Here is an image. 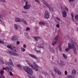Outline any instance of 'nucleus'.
Wrapping results in <instances>:
<instances>
[{"mask_svg": "<svg viewBox=\"0 0 78 78\" xmlns=\"http://www.w3.org/2000/svg\"><path fill=\"white\" fill-rule=\"evenodd\" d=\"M0 77L1 78H5V76L3 75H2L0 76Z\"/></svg>", "mask_w": 78, "mask_h": 78, "instance_id": "36", "label": "nucleus"}, {"mask_svg": "<svg viewBox=\"0 0 78 78\" xmlns=\"http://www.w3.org/2000/svg\"><path fill=\"white\" fill-rule=\"evenodd\" d=\"M60 63L62 66H64V65H65V64H64V62L62 61V60H60Z\"/></svg>", "mask_w": 78, "mask_h": 78, "instance_id": "26", "label": "nucleus"}, {"mask_svg": "<svg viewBox=\"0 0 78 78\" xmlns=\"http://www.w3.org/2000/svg\"><path fill=\"white\" fill-rule=\"evenodd\" d=\"M56 19L58 20H60V18H59V17H58V16H57L56 17Z\"/></svg>", "mask_w": 78, "mask_h": 78, "instance_id": "48", "label": "nucleus"}, {"mask_svg": "<svg viewBox=\"0 0 78 78\" xmlns=\"http://www.w3.org/2000/svg\"><path fill=\"white\" fill-rule=\"evenodd\" d=\"M26 61L27 63L28 64V65H29L30 67H32V69H33V70H36V71H38V66L36 65V63L34 62L33 64L32 65L28 60H26Z\"/></svg>", "mask_w": 78, "mask_h": 78, "instance_id": "3", "label": "nucleus"}, {"mask_svg": "<svg viewBox=\"0 0 78 78\" xmlns=\"http://www.w3.org/2000/svg\"><path fill=\"white\" fill-rule=\"evenodd\" d=\"M75 18L76 20H78V15H76L75 16Z\"/></svg>", "mask_w": 78, "mask_h": 78, "instance_id": "32", "label": "nucleus"}, {"mask_svg": "<svg viewBox=\"0 0 78 78\" xmlns=\"http://www.w3.org/2000/svg\"><path fill=\"white\" fill-rule=\"evenodd\" d=\"M23 13H24V14H27V12L25 11H23Z\"/></svg>", "mask_w": 78, "mask_h": 78, "instance_id": "52", "label": "nucleus"}, {"mask_svg": "<svg viewBox=\"0 0 78 78\" xmlns=\"http://www.w3.org/2000/svg\"><path fill=\"white\" fill-rule=\"evenodd\" d=\"M44 19H47L50 17V14L48 11L47 10H46L45 12V14L44 15Z\"/></svg>", "mask_w": 78, "mask_h": 78, "instance_id": "7", "label": "nucleus"}, {"mask_svg": "<svg viewBox=\"0 0 78 78\" xmlns=\"http://www.w3.org/2000/svg\"><path fill=\"white\" fill-rule=\"evenodd\" d=\"M65 10L66 11L68 12L69 11V10L68 9L67 7H66L65 8Z\"/></svg>", "mask_w": 78, "mask_h": 78, "instance_id": "47", "label": "nucleus"}, {"mask_svg": "<svg viewBox=\"0 0 78 78\" xmlns=\"http://www.w3.org/2000/svg\"><path fill=\"white\" fill-rule=\"evenodd\" d=\"M39 25H45V22H43V21H40V22H39Z\"/></svg>", "mask_w": 78, "mask_h": 78, "instance_id": "22", "label": "nucleus"}, {"mask_svg": "<svg viewBox=\"0 0 78 78\" xmlns=\"http://www.w3.org/2000/svg\"><path fill=\"white\" fill-rule=\"evenodd\" d=\"M12 41H14V40H15V41H17V40H18V37L16 35H14L12 37Z\"/></svg>", "mask_w": 78, "mask_h": 78, "instance_id": "13", "label": "nucleus"}, {"mask_svg": "<svg viewBox=\"0 0 78 78\" xmlns=\"http://www.w3.org/2000/svg\"><path fill=\"white\" fill-rule=\"evenodd\" d=\"M34 51L36 52H37V53H41V51H40V50L37 51V50H36V48H35V49L34 50Z\"/></svg>", "mask_w": 78, "mask_h": 78, "instance_id": "25", "label": "nucleus"}, {"mask_svg": "<svg viewBox=\"0 0 78 78\" xmlns=\"http://www.w3.org/2000/svg\"><path fill=\"white\" fill-rule=\"evenodd\" d=\"M72 74L74 75H76V70H75V69H73L72 70Z\"/></svg>", "mask_w": 78, "mask_h": 78, "instance_id": "17", "label": "nucleus"}, {"mask_svg": "<svg viewBox=\"0 0 78 78\" xmlns=\"http://www.w3.org/2000/svg\"><path fill=\"white\" fill-rule=\"evenodd\" d=\"M25 35L26 36H27V35H28V33H25Z\"/></svg>", "mask_w": 78, "mask_h": 78, "instance_id": "54", "label": "nucleus"}, {"mask_svg": "<svg viewBox=\"0 0 78 78\" xmlns=\"http://www.w3.org/2000/svg\"><path fill=\"white\" fill-rule=\"evenodd\" d=\"M59 37V35H57L55 38H54V40L52 42V45H55L57 44V42H58V39Z\"/></svg>", "mask_w": 78, "mask_h": 78, "instance_id": "8", "label": "nucleus"}, {"mask_svg": "<svg viewBox=\"0 0 78 78\" xmlns=\"http://www.w3.org/2000/svg\"><path fill=\"white\" fill-rule=\"evenodd\" d=\"M36 2H37V3H38L39 4H40V1L38 0H35Z\"/></svg>", "mask_w": 78, "mask_h": 78, "instance_id": "38", "label": "nucleus"}, {"mask_svg": "<svg viewBox=\"0 0 78 78\" xmlns=\"http://www.w3.org/2000/svg\"><path fill=\"white\" fill-rule=\"evenodd\" d=\"M23 2H25L26 0H21Z\"/></svg>", "mask_w": 78, "mask_h": 78, "instance_id": "55", "label": "nucleus"}, {"mask_svg": "<svg viewBox=\"0 0 78 78\" xmlns=\"http://www.w3.org/2000/svg\"><path fill=\"white\" fill-rule=\"evenodd\" d=\"M3 73H4V71L3 70L0 71V73L1 75H3Z\"/></svg>", "mask_w": 78, "mask_h": 78, "instance_id": "30", "label": "nucleus"}, {"mask_svg": "<svg viewBox=\"0 0 78 78\" xmlns=\"http://www.w3.org/2000/svg\"><path fill=\"white\" fill-rule=\"evenodd\" d=\"M56 27H57V28H59V24H57L56 25Z\"/></svg>", "mask_w": 78, "mask_h": 78, "instance_id": "42", "label": "nucleus"}, {"mask_svg": "<svg viewBox=\"0 0 78 78\" xmlns=\"http://www.w3.org/2000/svg\"><path fill=\"white\" fill-rule=\"evenodd\" d=\"M3 37H5V35H3Z\"/></svg>", "mask_w": 78, "mask_h": 78, "instance_id": "58", "label": "nucleus"}, {"mask_svg": "<svg viewBox=\"0 0 78 78\" xmlns=\"http://www.w3.org/2000/svg\"><path fill=\"white\" fill-rule=\"evenodd\" d=\"M49 73L50 74H51V75H52L53 78H56L55 77V76L54 74H53V73H52V72H51V71H50L49 72Z\"/></svg>", "mask_w": 78, "mask_h": 78, "instance_id": "20", "label": "nucleus"}, {"mask_svg": "<svg viewBox=\"0 0 78 78\" xmlns=\"http://www.w3.org/2000/svg\"><path fill=\"white\" fill-rule=\"evenodd\" d=\"M17 67H18L20 69V70L22 69V66L21 65H20V64H18L17 65Z\"/></svg>", "mask_w": 78, "mask_h": 78, "instance_id": "24", "label": "nucleus"}, {"mask_svg": "<svg viewBox=\"0 0 78 78\" xmlns=\"http://www.w3.org/2000/svg\"><path fill=\"white\" fill-rule=\"evenodd\" d=\"M8 51L9 54H11V55H14V56H19V54L16 53L11 51L9 50Z\"/></svg>", "mask_w": 78, "mask_h": 78, "instance_id": "12", "label": "nucleus"}, {"mask_svg": "<svg viewBox=\"0 0 78 78\" xmlns=\"http://www.w3.org/2000/svg\"><path fill=\"white\" fill-rule=\"evenodd\" d=\"M42 73H43V74H44L45 76H46V73H45L44 72V71L42 72Z\"/></svg>", "mask_w": 78, "mask_h": 78, "instance_id": "51", "label": "nucleus"}, {"mask_svg": "<svg viewBox=\"0 0 78 78\" xmlns=\"http://www.w3.org/2000/svg\"><path fill=\"white\" fill-rule=\"evenodd\" d=\"M43 3L49 8V9L51 11H52V12L53 11V8L51 7V6H50V5H49L47 2L45 1H43Z\"/></svg>", "mask_w": 78, "mask_h": 78, "instance_id": "5", "label": "nucleus"}, {"mask_svg": "<svg viewBox=\"0 0 78 78\" xmlns=\"http://www.w3.org/2000/svg\"><path fill=\"white\" fill-rule=\"evenodd\" d=\"M49 49L52 53H54L55 52L54 49L53 48H51L50 47V46H49Z\"/></svg>", "mask_w": 78, "mask_h": 78, "instance_id": "19", "label": "nucleus"}, {"mask_svg": "<svg viewBox=\"0 0 78 78\" xmlns=\"http://www.w3.org/2000/svg\"><path fill=\"white\" fill-rule=\"evenodd\" d=\"M73 12L71 13V16H72V20H73V21L74 22H75V20L73 19V17H74V16L73 15Z\"/></svg>", "mask_w": 78, "mask_h": 78, "instance_id": "23", "label": "nucleus"}, {"mask_svg": "<svg viewBox=\"0 0 78 78\" xmlns=\"http://www.w3.org/2000/svg\"><path fill=\"white\" fill-rule=\"evenodd\" d=\"M66 37H68V39H70V37H69V35H67L66 36H65Z\"/></svg>", "mask_w": 78, "mask_h": 78, "instance_id": "40", "label": "nucleus"}, {"mask_svg": "<svg viewBox=\"0 0 78 78\" xmlns=\"http://www.w3.org/2000/svg\"><path fill=\"white\" fill-rule=\"evenodd\" d=\"M65 73L66 75H67V71L66 70L65 71Z\"/></svg>", "mask_w": 78, "mask_h": 78, "instance_id": "46", "label": "nucleus"}, {"mask_svg": "<svg viewBox=\"0 0 78 78\" xmlns=\"http://www.w3.org/2000/svg\"><path fill=\"white\" fill-rule=\"evenodd\" d=\"M15 20L16 22H22V20L23 21V22L26 25H28V24L26 21L25 20L23 19L22 20L21 19H19V18H16L15 19Z\"/></svg>", "mask_w": 78, "mask_h": 78, "instance_id": "4", "label": "nucleus"}, {"mask_svg": "<svg viewBox=\"0 0 78 78\" xmlns=\"http://www.w3.org/2000/svg\"><path fill=\"white\" fill-rule=\"evenodd\" d=\"M23 70L27 73V76H28L30 78H37L36 77H34V75H33L32 74L33 73V71L31 68L28 67V66H24L23 67Z\"/></svg>", "mask_w": 78, "mask_h": 78, "instance_id": "1", "label": "nucleus"}, {"mask_svg": "<svg viewBox=\"0 0 78 78\" xmlns=\"http://www.w3.org/2000/svg\"><path fill=\"white\" fill-rule=\"evenodd\" d=\"M9 13L10 14H11V12H9Z\"/></svg>", "mask_w": 78, "mask_h": 78, "instance_id": "60", "label": "nucleus"}, {"mask_svg": "<svg viewBox=\"0 0 78 78\" xmlns=\"http://www.w3.org/2000/svg\"><path fill=\"white\" fill-rule=\"evenodd\" d=\"M40 43L41 44V45H44V42L42 41H40Z\"/></svg>", "mask_w": 78, "mask_h": 78, "instance_id": "31", "label": "nucleus"}, {"mask_svg": "<svg viewBox=\"0 0 78 78\" xmlns=\"http://www.w3.org/2000/svg\"><path fill=\"white\" fill-rule=\"evenodd\" d=\"M0 1L2 2H5V0H0Z\"/></svg>", "mask_w": 78, "mask_h": 78, "instance_id": "53", "label": "nucleus"}, {"mask_svg": "<svg viewBox=\"0 0 78 78\" xmlns=\"http://www.w3.org/2000/svg\"><path fill=\"white\" fill-rule=\"evenodd\" d=\"M5 69V68H4V67H3V70Z\"/></svg>", "mask_w": 78, "mask_h": 78, "instance_id": "57", "label": "nucleus"}, {"mask_svg": "<svg viewBox=\"0 0 78 78\" xmlns=\"http://www.w3.org/2000/svg\"><path fill=\"white\" fill-rule=\"evenodd\" d=\"M14 28L16 30H18V27H17V25H15Z\"/></svg>", "mask_w": 78, "mask_h": 78, "instance_id": "29", "label": "nucleus"}, {"mask_svg": "<svg viewBox=\"0 0 78 78\" xmlns=\"http://www.w3.org/2000/svg\"><path fill=\"white\" fill-rule=\"evenodd\" d=\"M67 78H73V77H72V76L68 75L67 76Z\"/></svg>", "mask_w": 78, "mask_h": 78, "instance_id": "34", "label": "nucleus"}, {"mask_svg": "<svg viewBox=\"0 0 78 78\" xmlns=\"http://www.w3.org/2000/svg\"><path fill=\"white\" fill-rule=\"evenodd\" d=\"M54 71L55 72V75H61V72L59 71L57 68H54Z\"/></svg>", "mask_w": 78, "mask_h": 78, "instance_id": "9", "label": "nucleus"}, {"mask_svg": "<svg viewBox=\"0 0 78 78\" xmlns=\"http://www.w3.org/2000/svg\"><path fill=\"white\" fill-rule=\"evenodd\" d=\"M58 50L60 51H62V48L61 47V45L59 44L58 47Z\"/></svg>", "mask_w": 78, "mask_h": 78, "instance_id": "21", "label": "nucleus"}, {"mask_svg": "<svg viewBox=\"0 0 78 78\" xmlns=\"http://www.w3.org/2000/svg\"><path fill=\"white\" fill-rule=\"evenodd\" d=\"M29 55L30 56L32 57V58H34V59H37V58H36V56L34 55H32L31 54H29Z\"/></svg>", "mask_w": 78, "mask_h": 78, "instance_id": "18", "label": "nucleus"}, {"mask_svg": "<svg viewBox=\"0 0 78 78\" xmlns=\"http://www.w3.org/2000/svg\"><path fill=\"white\" fill-rule=\"evenodd\" d=\"M58 64L59 65V64H60V63H58Z\"/></svg>", "mask_w": 78, "mask_h": 78, "instance_id": "61", "label": "nucleus"}, {"mask_svg": "<svg viewBox=\"0 0 78 78\" xmlns=\"http://www.w3.org/2000/svg\"><path fill=\"white\" fill-rule=\"evenodd\" d=\"M70 49L73 50V51L75 55L77 54V52L76 50V48H75V45L73 42H72L71 43H68V48H66L65 49V51H69Z\"/></svg>", "mask_w": 78, "mask_h": 78, "instance_id": "2", "label": "nucleus"}, {"mask_svg": "<svg viewBox=\"0 0 78 78\" xmlns=\"http://www.w3.org/2000/svg\"><path fill=\"white\" fill-rule=\"evenodd\" d=\"M0 19H1V20H3V16H1L0 15Z\"/></svg>", "mask_w": 78, "mask_h": 78, "instance_id": "44", "label": "nucleus"}, {"mask_svg": "<svg viewBox=\"0 0 78 78\" xmlns=\"http://www.w3.org/2000/svg\"><path fill=\"white\" fill-rule=\"evenodd\" d=\"M6 69L8 70L9 71L10 70H12V67H11V66H9L6 67Z\"/></svg>", "mask_w": 78, "mask_h": 78, "instance_id": "15", "label": "nucleus"}, {"mask_svg": "<svg viewBox=\"0 0 78 78\" xmlns=\"http://www.w3.org/2000/svg\"><path fill=\"white\" fill-rule=\"evenodd\" d=\"M60 7L62 10L63 12L62 14V17H66V16H67V12L64 11V8H63L62 10V4L60 5Z\"/></svg>", "mask_w": 78, "mask_h": 78, "instance_id": "6", "label": "nucleus"}, {"mask_svg": "<svg viewBox=\"0 0 78 78\" xmlns=\"http://www.w3.org/2000/svg\"><path fill=\"white\" fill-rule=\"evenodd\" d=\"M5 65H9V66H12L14 67V64L12 63V61L11 60V59H9V62H6L5 63Z\"/></svg>", "mask_w": 78, "mask_h": 78, "instance_id": "10", "label": "nucleus"}, {"mask_svg": "<svg viewBox=\"0 0 78 78\" xmlns=\"http://www.w3.org/2000/svg\"><path fill=\"white\" fill-rule=\"evenodd\" d=\"M5 70H7V69H6V68H5Z\"/></svg>", "mask_w": 78, "mask_h": 78, "instance_id": "59", "label": "nucleus"}, {"mask_svg": "<svg viewBox=\"0 0 78 78\" xmlns=\"http://www.w3.org/2000/svg\"><path fill=\"white\" fill-rule=\"evenodd\" d=\"M30 30V27H27L26 29V30L27 31H28L29 30Z\"/></svg>", "mask_w": 78, "mask_h": 78, "instance_id": "37", "label": "nucleus"}, {"mask_svg": "<svg viewBox=\"0 0 78 78\" xmlns=\"http://www.w3.org/2000/svg\"><path fill=\"white\" fill-rule=\"evenodd\" d=\"M0 22H2V20H1V19H0Z\"/></svg>", "mask_w": 78, "mask_h": 78, "instance_id": "56", "label": "nucleus"}, {"mask_svg": "<svg viewBox=\"0 0 78 78\" xmlns=\"http://www.w3.org/2000/svg\"><path fill=\"white\" fill-rule=\"evenodd\" d=\"M0 43L2 44H5V42H3L2 41V40L0 39Z\"/></svg>", "mask_w": 78, "mask_h": 78, "instance_id": "33", "label": "nucleus"}, {"mask_svg": "<svg viewBox=\"0 0 78 78\" xmlns=\"http://www.w3.org/2000/svg\"><path fill=\"white\" fill-rule=\"evenodd\" d=\"M62 54L63 57L64 58V59H67V57L66 55V54Z\"/></svg>", "mask_w": 78, "mask_h": 78, "instance_id": "28", "label": "nucleus"}, {"mask_svg": "<svg viewBox=\"0 0 78 78\" xmlns=\"http://www.w3.org/2000/svg\"><path fill=\"white\" fill-rule=\"evenodd\" d=\"M33 38H34L36 41H38V40H39L40 39H41V37H33Z\"/></svg>", "mask_w": 78, "mask_h": 78, "instance_id": "16", "label": "nucleus"}, {"mask_svg": "<svg viewBox=\"0 0 78 78\" xmlns=\"http://www.w3.org/2000/svg\"><path fill=\"white\" fill-rule=\"evenodd\" d=\"M21 50L22 52H24L25 51V49L23 48H21Z\"/></svg>", "mask_w": 78, "mask_h": 78, "instance_id": "27", "label": "nucleus"}, {"mask_svg": "<svg viewBox=\"0 0 78 78\" xmlns=\"http://www.w3.org/2000/svg\"><path fill=\"white\" fill-rule=\"evenodd\" d=\"M7 47L11 49V50H12L13 51H14V50H15V47L14 46H13L12 47H11V45H7Z\"/></svg>", "mask_w": 78, "mask_h": 78, "instance_id": "14", "label": "nucleus"}, {"mask_svg": "<svg viewBox=\"0 0 78 78\" xmlns=\"http://www.w3.org/2000/svg\"><path fill=\"white\" fill-rule=\"evenodd\" d=\"M37 47L38 48H43V47L41 46L38 45Z\"/></svg>", "mask_w": 78, "mask_h": 78, "instance_id": "39", "label": "nucleus"}, {"mask_svg": "<svg viewBox=\"0 0 78 78\" xmlns=\"http://www.w3.org/2000/svg\"><path fill=\"white\" fill-rule=\"evenodd\" d=\"M28 3V2H26V5L23 7L24 9H30V7H31V5H29Z\"/></svg>", "mask_w": 78, "mask_h": 78, "instance_id": "11", "label": "nucleus"}, {"mask_svg": "<svg viewBox=\"0 0 78 78\" xmlns=\"http://www.w3.org/2000/svg\"><path fill=\"white\" fill-rule=\"evenodd\" d=\"M23 47L25 48H26V47H27V45L25 44H23Z\"/></svg>", "mask_w": 78, "mask_h": 78, "instance_id": "49", "label": "nucleus"}, {"mask_svg": "<svg viewBox=\"0 0 78 78\" xmlns=\"http://www.w3.org/2000/svg\"><path fill=\"white\" fill-rule=\"evenodd\" d=\"M16 44L17 45H19L20 44V41H17L16 42Z\"/></svg>", "mask_w": 78, "mask_h": 78, "instance_id": "45", "label": "nucleus"}, {"mask_svg": "<svg viewBox=\"0 0 78 78\" xmlns=\"http://www.w3.org/2000/svg\"><path fill=\"white\" fill-rule=\"evenodd\" d=\"M10 75L11 76H13V74L11 72H10Z\"/></svg>", "mask_w": 78, "mask_h": 78, "instance_id": "43", "label": "nucleus"}, {"mask_svg": "<svg viewBox=\"0 0 78 78\" xmlns=\"http://www.w3.org/2000/svg\"><path fill=\"white\" fill-rule=\"evenodd\" d=\"M0 62H1V63H2V64H4V62L1 59V58L0 57Z\"/></svg>", "mask_w": 78, "mask_h": 78, "instance_id": "35", "label": "nucleus"}, {"mask_svg": "<svg viewBox=\"0 0 78 78\" xmlns=\"http://www.w3.org/2000/svg\"><path fill=\"white\" fill-rule=\"evenodd\" d=\"M75 0H69V2H74Z\"/></svg>", "mask_w": 78, "mask_h": 78, "instance_id": "41", "label": "nucleus"}, {"mask_svg": "<svg viewBox=\"0 0 78 78\" xmlns=\"http://www.w3.org/2000/svg\"><path fill=\"white\" fill-rule=\"evenodd\" d=\"M35 29L36 30H38V27H36L35 28Z\"/></svg>", "mask_w": 78, "mask_h": 78, "instance_id": "50", "label": "nucleus"}]
</instances>
